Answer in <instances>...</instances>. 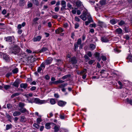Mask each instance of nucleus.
<instances>
[{"label":"nucleus","instance_id":"obj_21","mask_svg":"<svg viewBox=\"0 0 132 132\" xmlns=\"http://www.w3.org/2000/svg\"><path fill=\"white\" fill-rule=\"evenodd\" d=\"M27 121V119L24 116H22L21 117L20 121L21 122H25Z\"/></svg>","mask_w":132,"mask_h":132},{"label":"nucleus","instance_id":"obj_52","mask_svg":"<svg viewBox=\"0 0 132 132\" xmlns=\"http://www.w3.org/2000/svg\"><path fill=\"white\" fill-rule=\"evenodd\" d=\"M126 101L132 105V100H129L128 98H127L126 99Z\"/></svg>","mask_w":132,"mask_h":132},{"label":"nucleus","instance_id":"obj_25","mask_svg":"<svg viewBox=\"0 0 132 132\" xmlns=\"http://www.w3.org/2000/svg\"><path fill=\"white\" fill-rule=\"evenodd\" d=\"M52 60V58L50 57L47 59L45 61L48 64H49L51 63Z\"/></svg>","mask_w":132,"mask_h":132},{"label":"nucleus","instance_id":"obj_51","mask_svg":"<svg viewBox=\"0 0 132 132\" xmlns=\"http://www.w3.org/2000/svg\"><path fill=\"white\" fill-rule=\"evenodd\" d=\"M125 31L126 32H128L129 30V29L128 27H125Z\"/></svg>","mask_w":132,"mask_h":132},{"label":"nucleus","instance_id":"obj_40","mask_svg":"<svg viewBox=\"0 0 132 132\" xmlns=\"http://www.w3.org/2000/svg\"><path fill=\"white\" fill-rule=\"evenodd\" d=\"M49 64L45 61L43 62L40 65V66H45V65H48Z\"/></svg>","mask_w":132,"mask_h":132},{"label":"nucleus","instance_id":"obj_49","mask_svg":"<svg viewBox=\"0 0 132 132\" xmlns=\"http://www.w3.org/2000/svg\"><path fill=\"white\" fill-rule=\"evenodd\" d=\"M81 39H79L77 40V44L78 45H81Z\"/></svg>","mask_w":132,"mask_h":132},{"label":"nucleus","instance_id":"obj_27","mask_svg":"<svg viewBox=\"0 0 132 132\" xmlns=\"http://www.w3.org/2000/svg\"><path fill=\"white\" fill-rule=\"evenodd\" d=\"M126 59L128 61L131 62H132V55H128Z\"/></svg>","mask_w":132,"mask_h":132},{"label":"nucleus","instance_id":"obj_8","mask_svg":"<svg viewBox=\"0 0 132 132\" xmlns=\"http://www.w3.org/2000/svg\"><path fill=\"white\" fill-rule=\"evenodd\" d=\"M12 38H14V37L13 36H8L5 37L4 39H5V40L6 42H11L12 40Z\"/></svg>","mask_w":132,"mask_h":132},{"label":"nucleus","instance_id":"obj_58","mask_svg":"<svg viewBox=\"0 0 132 132\" xmlns=\"http://www.w3.org/2000/svg\"><path fill=\"white\" fill-rule=\"evenodd\" d=\"M77 9V8H75L72 11V12L73 14H76V9Z\"/></svg>","mask_w":132,"mask_h":132},{"label":"nucleus","instance_id":"obj_45","mask_svg":"<svg viewBox=\"0 0 132 132\" xmlns=\"http://www.w3.org/2000/svg\"><path fill=\"white\" fill-rule=\"evenodd\" d=\"M105 0H103L102 1H100V4L101 5H104L105 3Z\"/></svg>","mask_w":132,"mask_h":132},{"label":"nucleus","instance_id":"obj_5","mask_svg":"<svg viewBox=\"0 0 132 132\" xmlns=\"http://www.w3.org/2000/svg\"><path fill=\"white\" fill-rule=\"evenodd\" d=\"M76 6L78 7V8L81 9V10L83 9L84 7L83 6L81 3L79 1H77L76 3Z\"/></svg>","mask_w":132,"mask_h":132},{"label":"nucleus","instance_id":"obj_59","mask_svg":"<svg viewBox=\"0 0 132 132\" xmlns=\"http://www.w3.org/2000/svg\"><path fill=\"white\" fill-rule=\"evenodd\" d=\"M87 55L89 57H91L92 56V52H88Z\"/></svg>","mask_w":132,"mask_h":132},{"label":"nucleus","instance_id":"obj_47","mask_svg":"<svg viewBox=\"0 0 132 132\" xmlns=\"http://www.w3.org/2000/svg\"><path fill=\"white\" fill-rule=\"evenodd\" d=\"M27 6L28 8L31 7L32 6V4L31 3L28 2Z\"/></svg>","mask_w":132,"mask_h":132},{"label":"nucleus","instance_id":"obj_62","mask_svg":"<svg viewBox=\"0 0 132 132\" xmlns=\"http://www.w3.org/2000/svg\"><path fill=\"white\" fill-rule=\"evenodd\" d=\"M89 26H90V27H93L95 28L96 27V24L95 23L92 24H90Z\"/></svg>","mask_w":132,"mask_h":132},{"label":"nucleus","instance_id":"obj_61","mask_svg":"<svg viewBox=\"0 0 132 132\" xmlns=\"http://www.w3.org/2000/svg\"><path fill=\"white\" fill-rule=\"evenodd\" d=\"M59 9V7H56L54 8V10L55 12H58Z\"/></svg>","mask_w":132,"mask_h":132},{"label":"nucleus","instance_id":"obj_37","mask_svg":"<svg viewBox=\"0 0 132 132\" xmlns=\"http://www.w3.org/2000/svg\"><path fill=\"white\" fill-rule=\"evenodd\" d=\"M56 61L57 62V63H56V64L57 65H59L60 64L62 63V61L60 60H56Z\"/></svg>","mask_w":132,"mask_h":132},{"label":"nucleus","instance_id":"obj_17","mask_svg":"<svg viewBox=\"0 0 132 132\" xmlns=\"http://www.w3.org/2000/svg\"><path fill=\"white\" fill-rule=\"evenodd\" d=\"M64 81L59 80L57 81H54L52 83L54 84H61L64 82Z\"/></svg>","mask_w":132,"mask_h":132},{"label":"nucleus","instance_id":"obj_44","mask_svg":"<svg viewBox=\"0 0 132 132\" xmlns=\"http://www.w3.org/2000/svg\"><path fill=\"white\" fill-rule=\"evenodd\" d=\"M10 86L9 85H5L4 87L5 89L7 90L10 88Z\"/></svg>","mask_w":132,"mask_h":132},{"label":"nucleus","instance_id":"obj_22","mask_svg":"<svg viewBox=\"0 0 132 132\" xmlns=\"http://www.w3.org/2000/svg\"><path fill=\"white\" fill-rule=\"evenodd\" d=\"M117 20L114 19H112L110 21V23L113 25L114 24L117 23Z\"/></svg>","mask_w":132,"mask_h":132},{"label":"nucleus","instance_id":"obj_1","mask_svg":"<svg viewBox=\"0 0 132 132\" xmlns=\"http://www.w3.org/2000/svg\"><path fill=\"white\" fill-rule=\"evenodd\" d=\"M86 16L87 18L89 16H91L89 13H88L87 11H84L82 14L80 16V17L83 21H85L87 19Z\"/></svg>","mask_w":132,"mask_h":132},{"label":"nucleus","instance_id":"obj_57","mask_svg":"<svg viewBox=\"0 0 132 132\" xmlns=\"http://www.w3.org/2000/svg\"><path fill=\"white\" fill-rule=\"evenodd\" d=\"M12 74V73L11 72H8L6 74V76L7 77H9L10 76H11Z\"/></svg>","mask_w":132,"mask_h":132},{"label":"nucleus","instance_id":"obj_30","mask_svg":"<svg viewBox=\"0 0 132 132\" xmlns=\"http://www.w3.org/2000/svg\"><path fill=\"white\" fill-rule=\"evenodd\" d=\"M51 124L50 123H47L45 124V127L47 129H49L51 128Z\"/></svg>","mask_w":132,"mask_h":132},{"label":"nucleus","instance_id":"obj_18","mask_svg":"<svg viewBox=\"0 0 132 132\" xmlns=\"http://www.w3.org/2000/svg\"><path fill=\"white\" fill-rule=\"evenodd\" d=\"M94 55L95 56V57L97 58V59L99 61L101 60V59L100 58L99 56L100 54L99 53L96 52L94 54Z\"/></svg>","mask_w":132,"mask_h":132},{"label":"nucleus","instance_id":"obj_11","mask_svg":"<svg viewBox=\"0 0 132 132\" xmlns=\"http://www.w3.org/2000/svg\"><path fill=\"white\" fill-rule=\"evenodd\" d=\"M88 21H86L85 22V25L87 26L90 22H93V20L91 16H89L88 17Z\"/></svg>","mask_w":132,"mask_h":132},{"label":"nucleus","instance_id":"obj_38","mask_svg":"<svg viewBox=\"0 0 132 132\" xmlns=\"http://www.w3.org/2000/svg\"><path fill=\"white\" fill-rule=\"evenodd\" d=\"M70 76H71L70 75H66L63 77L62 78V79L63 80H64L67 78L70 77Z\"/></svg>","mask_w":132,"mask_h":132},{"label":"nucleus","instance_id":"obj_3","mask_svg":"<svg viewBox=\"0 0 132 132\" xmlns=\"http://www.w3.org/2000/svg\"><path fill=\"white\" fill-rule=\"evenodd\" d=\"M34 103L37 104H44L47 102L45 100H40L38 98H35L34 99Z\"/></svg>","mask_w":132,"mask_h":132},{"label":"nucleus","instance_id":"obj_24","mask_svg":"<svg viewBox=\"0 0 132 132\" xmlns=\"http://www.w3.org/2000/svg\"><path fill=\"white\" fill-rule=\"evenodd\" d=\"M116 30V32L118 34H121L122 33V30L121 28L117 29Z\"/></svg>","mask_w":132,"mask_h":132},{"label":"nucleus","instance_id":"obj_7","mask_svg":"<svg viewBox=\"0 0 132 132\" xmlns=\"http://www.w3.org/2000/svg\"><path fill=\"white\" fill-rule=\"evenodd\" d=\"M67 102L62 101H59L58 103V105L60 106H63L66 104Z\"/></svg>","mask_w":132,"mask_h":132},{"label":"nucleus","instance_id":"obj_39","mask_svg":"<svg viewBox=\"0 0 132 132\" xmlns=\"http://www.w3.org/2000/svg\"><path fill=\"white\" fill-rule=\"evenodd\" d=\"M87 72V69H84L80 72V74H81V75L82 74H84V73H86Z\"/></svg>","mask_w":132,"mask_h":132},{"label":"nucleus","instance_id":"obj_2","mask_svg":"<svg viewBox=\"0 0 132 132\" xmlns=\"http://www.w3.org/2000/svg\"><path fill=\"white\" fill-rule=\"evenodd\" d=\"M10 53L11 54H16L19 52L20 48L18 47H13L10 49Z\"/></svg>","mask_w":132,"mask_h":132},{"label":"nucleus","instance_id":"obj_20","mask_svg":"<svg viewBox=\"0 0 132 132\" xmlns=\"http://www.w3.org/2000/svg\"><path fill=\"white\" fill-rule=\"evenodd\" d=\"M47 50V48L46 47H43L40 50H38L37 51V53H41L43 52H44Z\"/></svg>","mask_w":132,"mask_h":132},{"label":"nucleus","instance_id":"obj_14","mask_svg":"<svg viewBox=\"0 0 132 132\" xmlns=\"http://www.w3.org/2000/svg\"><path fill=\"white\" fill-rule=\"evenodd\" d=\"M101 40L102 42L105 43L109 41L108 38L105 37H102L101 38Z\"/></svg>","mask_w":132,"mask_h":132},{"label":"nucleus","instance_id":"obj_13","mask_svg":"<svg viewBox=\"0 0 132 132\" xmlns=\"http://www.w3.org/2000/svg\"><path fill=\"white\" fill-rule=\"evenodd\" d=\"M19 80H16L14 82L13 85L15 87H18L19 84Z\"/></svg>","mask_w":132,"mask_h":132},{"label":"nucleus","instance_id":"obj_41","mask_svg":"<svg viewBox=\"0 0 132 132\" xmlns=\"http://www.w3.org/2000/svg\"><path fill=\"white\" fill-rule=\"evenodd\" d=\"M25 106V104L24 103L20 102L19 104V107L21 108H23V107Z\"/></svg>","mask_w":132,"mask_h":132},{"label":"nucleus","instance_id":"obj_48","mask_svg":"<svg viewBox=\"0 0 132 132\" xmlns=\"http://www.w3.org/2000/svg\"><path fill=\"white\" fill-rule=\"evenodd\" d=\"M118 83L120 85L119 88L120 89H121L123 85L120 81H118Z\"/></svg>","mask_w":132,"mask_h":132},{"label":"nucleus","instance_id":"obj_46","mask_svg":"<svg viewBox=\"0 0 132 132\" xmlns=\"http://www.w3.org/2000/svg\"><path fill=\"white\" fill-rule=\"evenodd\" d=\"M101 57L102 59V60L103 61H105L106 60V57L104 55H102L101 56Z\"/></svg>","mask_w":132,"mask_h":132},{"label":"nucleus","instance_id":"obj_64","mask_svg":"<svg viewBox=\"0 0 132 132\" xmlns=\"http://www.w3.org/2000/svg\"><path fill=\"white\" fill-rule=\"evenodd\" d=\"M79 26V25L78 23H77L75 24V29H77Z\"/></svg>","mask_w":132,"mask_h":132},{"label":"nucleus","instance_id":"obj_15","mask_svg":"<svg viewBox=\"0 0 132 132\" xmlns=\"http://www.w3.org/2000/svg\"><path fill=\"white\" fill-rule=\"evenodd\" d=\"M21 114V112L17 111H14L13 113V115L14 116H19Z\"/></svg>","mask_w":132,"mask_h":132},{"label":"nucleus","instance_id":"obj_31","mask_svg":"<svg viewBox=\"0 0 132 132\" xmlns=\"http://www.w3.org/2000/svg\"><path fill=\"white\" fill-rule=\"evenodd\" d=\"M18 68H16L13 69L12 72L13 74H16L18 72Z\"/></svg>","mask_w":132,"mask_h":132},{"label":"nucleus","instance_id":"obj_55","mask_svg":"<svg viewBox=\"0 0 132 132\" xmlns=\"http://www.w3.org/2000/svg\"><path fill=\"white\" fill-rule=\"evenodd\" d=\"M84 57L85 60L87 61L89 59V58L88 57L86 54H85L84 56Z\"/></svg>","mask_w":132,"mask_h":132},{"label":"nucleus","instance_id":"obj_36","mask_svg":"<svg viewBox=\"0 0 132 132\" xmlns=\"http://www.w3.org/2000/svg\"><path fill=\"white\" fill-rule=\"evenodd\" d=\"M6 117L9 119L8 120L10 122H11V119L12 118V117L9 115L8 113H6Z\"/></svg>","mask_w":132,"mask_h":132},{"label":"nucleus","instance_id":"obj_60","mask_svg":"<svg viewBox=\"0 0 132 132\" xmlns=\"http://www.w3.org/2000/svg\"><path fill=\"white\" fill-rule=\"evenodd\" d=\"M45 78L47 80H48L50 79V76L48 75H46L45 76Z\"/></svg>","mask_w":132,"mask_h":132},{"label":"nucleus","instance_id":"obj_54","mask_svg":"<svg viewBox=\"0 0 132 132\" xmlns=\"http://www.w3.org/2000/svg\"><path fill=\"white\" fill-rule=\"evenodd\" d=\"M95 61V60H91L89 61L88 63L89 64H92Z\"/></svg>","mask_w":132,"mask_h":132},{"label":"nucleus","instance_id":"obj_50","mask_svg":"<svg viewBox=\"0 0 132 132\" xmlns=\"http://www.w3.org/2000/svg\"><path fill=\"white\" fill-rule=\"evenodd\" d=\"M42 121L41 118H38L37 119V121L38 124H39L40 122Z\"/></svg>","mask_w":132,"mask_h":132},{"label":"nucleus","instance_id":"obj_12","mask_svg":"<svg viewBox=\"0 0 132 132\" xmlns=\"http://www.w3.org/2000/svg\"><path fill=\"white\" fill-rule=\"evenodd\" d=\"M64 31V30L61 27H60L55 30V32L56 34H59L60 32H63Z\"/></svg>","mask_w":132,"mask_h":132},{"label":"nucleus","instance_id":"obj_28","mask_svg":"<svg viewBox=\"0 0 132 132\" xmlns=\"http://www.w3.org/2000/svg\"><path fill=\"white\" fill-rule=\"evenodd\" d=\"M50 102L51 104L53 105L56 103V101L55 99L52 98L50 100Z\"/></svg>","mask_w":132,"mask_h":132},{"label":"nucleus","instance_id":"obj_29","mask_svg":"<svg viewBox=\"0 0 132 132\" xmlns=\"http://www.w3.org/2000/svg\"><path fill=\"white\" fill-rule=\"evenodd\" d=\"M25 4V3L24 0H20L19 5L20 6H23Z\"/></svg>","mask_w":132,"mask_h":132},{"label":"nucleus","instance_id":"obj_33","mask_svg":"<svg viewBox=\"0 0 132 132\" xmlns=\"http://www.w3.org/2000/svg\"><path fill=\"white\" fill-rule=\"evenodd\" d=\"M61 5L64 7H66V2L64 1H62L61 2Z\"/></svg>","mask_w":132,"mask_h":132},{"label":"nucleus","instance_id":"obj_34","mask_svg":"<svg viewBox=\"0 0 132 132\" xmlns=\"http://www.w3.org/2000/svg\"><path fill=\"white\" fill-rule=\"evenodd\" d=\"M59 127L55 126L54 127V131L55 132H58L59 130Z\"/></svg>","mask_w":132,"mask_h":132},{"label":"nucleus","instance_id":"obj_63","mask_svg":"<svg viewBox=\"0 0 132 132\" xmlns=\"http://www.w3.org/2000/svg\"><path fill=\"white\" fill-rule=\"evenodd\" d=\"M36 89V87L35 86H32L31 88H30V90L31 91H33L35 90Z\"/></svg>","mask_w":132,"mask_h":132},{"label":"nucleus","instance_id":"obj_56","mask_svg":"<svg viewBox=\"0 0 132 132\" xmlns=\"http://www.w3.org/2000/svg\"><path fill=\"white\" fill-rule=\"evenodd\" d=\"M75 19L76 21L79 22L80 21L79 18L77 16H75Z\"/></svg>","mask_w":132,"mask_h":132},{"label":"nucleus","instance_id":"obj_42","mask_svg":"<svg viewBox=\"0 0 132 132\" xmlns=\"http://www.w3.org/2000/svg\"><path fill=\"white\" fill-rule=\"evenodd\" d=\"M33 126L37 129H38L39 127V125L36 123L34 124L33 125Z\"/></svg>","mask_w":132,"mask_h":132},{"label":"nucleus","instance_id":"obj_43","mask_svg":"<svg viewBox=\"0 0 132 132\" xmlns=\"http://www.w3.org/2000/svg\"><path fill=\"white\" fill-rule=\"evenodd\" d=\"M19 94H20L19 93H14L11 96V97L13 98L15 96H18L19 95Z\"/></svg>","mask_w":132,"mask_h":132},{"label":"nucleus","instance_id":"obj_23","mask_svg":"<svg viewBox=\"0 0 132 132\" xmlns=\"http://www.w3.org/2000/svg\"><path fill=\"white\" fill-rule=\"evenodd\" d=\"M33 3L37 6L39 5V3L38 0H31Z\"/></svg>","mask_w":132,"mask_h":132},{"label":"nucleus","instance_id":"obj_9","mask_svg":"<svg viewBox=\"0 0 132 132\" xmlns=\"http://www.w3.org/2000/svg\"><path fill=\"white\" fill-rule=\"evenodd\" d=\"M42 37L40 36H37L36 37H34L32 39L34 42H36L39 41L41 39Z\"/></svg>","mask_w":132,"mask_h":132},{"label":"nucleus","instance_id":"obj_26","mask_svg":"<svg viewBox=\"0 0 132 132\" xmlns=\"http://www.w3.org/2000/svg\"><path fill=\"white\" fill-rule=\"evenodd\" d=\"M12 125L11 124L7 125L6 127V130H8L10 129L12 127Z\"/></svg>","mask_w":132,"mask_h":132},{"label":"nucleus","instance_id":"obj_10","mask_svg":"<svg viewBox=\"0 0 132 132\" xmlns=\"http://www.w3.org/2000/svg\"><path fill=\"white\" fill-rule=\"evenodd\" d=\"M69 62L73 64L76 63L77 61L75 57H73L70 58L69 60Z\"/></svg>","mask_w":132,"mask_h":132},{"label":"nucleus","instance_id":"obj_19","mask_svg":"<svg viewBox=\"0 0 132 132\" xmlns=\"http://www.w3.org/2000/svg\"><path fill=\"white\" fill-rule=\"evenodd\" d=\"M28 86V85L26 83H22L20 85V87L22 88H26Z\"/></svg>","mask_w":132,"mask_h":132},{"label":"nucleus","instance_id":"obj_4","mask_svg":"<svg viewBox=\"0 0 132 132\" xmlns=\"http://www.w3.org/2000/svg\"><path fill=\"white\" fill-rule=\"evenodd\" d=\"M21 113L24 114L25 115L29 114V111L24 108H22L19 109Z\"/></svg>","mask_w":132,"mask_h":132},{"label":"nucleus","instance_id":"obj_35","mask_svg":"<svg viewBox=\"0 0 132 132\" xmlns=\"http://www.w3.org/2000/svg\"><path fill=\"white\" fill-rule=\"evenodd\" d=\"M118 24L120 26L126 24V23L124 21L121 20L118 23Z\"/></svg>","mask_w":132,"mask_h":132},{"label":"nucleus","instance_id":"obj_16","mask_svg":"<svg viewBox=\"0 0 132 132\" xmlns=\"http://www.w3.org/2000/svg\"><path fill=\"white\" fill-rule=\"evenodd\" d=\"M45 67H39L37 69V71L39 73H42V71L44 69Z\"/></svg>","mask_w":132,"mask_h":132},{"label":"nucleus","instance_id":"obj_6","mask_svg":"<svg viewBox=\"0 0 132 132\" xmlns=\"http://www.w3.org/2000/svg\"><path fill=\"white\" fill-rule=\"evenodd\" d=\"M3 59L6 62H9L11 60V58L9 57V55L4 53H3Z\"/></svg>","mask_w":132,"mask_h":132},{"label":"nucleus","instance_id":"obj_53","mask_svg":"<svg viewBox=\"0 0 132 132\" xmlns=\"http://www.w3.org/2000/svg\"><path fill=\"white\" fill-rule=\"evenodd\" d=\"M101 27H106V26L104 23L103 22H101Z\"/></svg>","mask_w":132,"mask_h":132},{"label":"nucleus","instance_id":"obj_32","mask_svg":"<svg viewBox=\"0 0 132 132\" xmlns=\"http://www.w3.org/2000/svg\"><path fill=\"white\" fill-rule=\"evenodd\" d=\"M90 48L91 50H93L95 48V46L93 44H91L90 45Z\"/></svg>","mask_w":132,"mask_h":132}]
</instances>
